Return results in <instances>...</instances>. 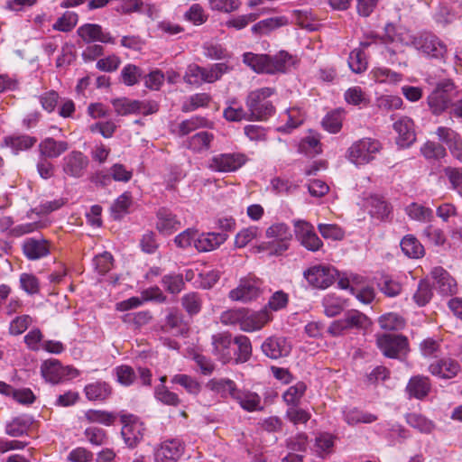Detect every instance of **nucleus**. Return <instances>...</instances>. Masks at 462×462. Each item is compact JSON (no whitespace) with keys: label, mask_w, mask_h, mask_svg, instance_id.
Listing matches in <instances>:
<instances>
[{"label":"nucleus","mask_w":462,"mask_h":462,"mask_svg":"<svg viewBox=\"0 0 462 462\" xmlns=\"http://www.w3.org/2000/svg\"><path fill=\"white\" fill-rule=\"evenodd\" d=\"M211 345L212 354L223 364L245 363L252 355L250 339L243 335L233 338L229 332H219L212 336Z\"/></svg>","instance_id":"f257e3e1"},{"label":"nucleus","mask_w":462,"mask_h":462,"mask_svg":"<svg viewBox=\"0 0 462 462\" xmlns=\"http://www.w3.org/2000/svg\"><path fill=\"white\" fill-rule=\"evenodd\" d=\"M272 88H262L250 92L246 99V106L255 120H266L274 113V106L266 98L274 94Z\"/></svg>","instance_id":"f03ea898"},{"label":"nucleus","mask_w":462,"mask_h":462,"mask_svg":"<svg viewBox=\"0 0 462 462\" xmlns=\"http://www.w3.org/2000/svg\"><path fill=\"white\" fill-rule=\"evenodd\" d=\"M382 150L381 143L373 138L360 139L347 149V159L354 164L365 165L375 159Z\"/></svg>","instance_id":"7ed1b4c3"},{"label":"nucleus","mask_w":462,"mask_h":462,"mask_svg":"<svg viewBox=\"0 0 462 462\" xmlns=\"http://www.w3.org/2000/svg\"><path fill=\"white\" fill-rule=\"evenodd\" d=\"M262 285V281L254 275L242 277L237 286L228 292V298L232 301L242 303L256 300L263 293Z\"/></svg>","instance_id":"20e7f679"},{"label":"nucleus","mask_w":462,"mask_h":462,"mask_svg":"<svg viewBox=\"0 0 462 462\" xmlns=\"http://www.w3.org/2000/svg\"><path fill=\"white\" fill-rule=\"evenodd\" d=\"M265 236L273 240L269 243H263L259 248L262 250L268 249L271 254L275 255L282 254L288 250L289 243L292 237L290 227L284 223L273 224L266 229Z\"/></svg>","instance_id":"39448f33"},{"label":"nucleus","mask_w":462,"mask_h":462,"mask_svg":"<svg viewBox=\"0 0 462 462\" xmlns=\"http://www.w3.org/2000/svg\"><path fill=\"white\" fill-rule=\"evenodd\" d=\"M112 105L118 116L143 115L148 116L158 111V104L148 100H132L126 97L116 98L112 101Z\"/></svg>","instance_id":"423d86ee"},{"label":"nucleus","mask_w":462,"mask_h":462,"mask_svg":"<svg viewBox=\"0 0 462 462\" xmlns=\"http://www.w3.org/2000/svg\"><path fill=\"white\" fill-rule=\"evenodd\" d=\"M370 319L356 310L346 312L343 319L333 321L328 328V332L333 337L342 335L348 329H365L370 326Z\"/></svg>","instance_id":"0eeeda50"},{"label":"nucleus","mask_w":462,"mask_h":462,"mask_svg":"<svg viewBox=\"0 0 462 462\" xmlns=\"http://www.w3.org/2000/svg\"><path fill=\"white\" fill-rule=\"evenodd\" d=\"M411 44L424 55L432 58H442L447 52L445 43L430 32H423L413 36Z\"/></svg>","instance_id":"6e6552de"},{"label":"nucleus","mask_w":462,"mask_h":462,"mask_svg":"<svg viewBox=\"0 0 462 462\" xmlns=\"http://www.w3.org/2000/svg\"><path fill=\"white\" fill-rule=\"evenodd\" d=\"M246 162V155L241 152L218 153L208 160V168L216 172H234Z\"/></svg>","instance_id":"1a4fd4ad"},{"label":"nucleus","mask_w":462,"mask_h":462,"mask_svg":"<svg viewBox=\"0 0 462 462\" xmlns=\"http://www.w3.org/2000/svg\"><path fill=\"white\" fill-rule=\"evenodd\" d=\"M42 377L51 383H59L64 380L77 377L79 373L72 366H63L57 359H48L41 365Z\"/></svg>","instance_id":"9d476101"},{"label":"nucleus","mask_w":462,"mask_h":462,"mask_svg":"<svg viewBox=\"0 0 462 462\" xmlns=\"http://www.w3.org/2000/svg\"><path fill=\"white\" fill-rule=\"evenodd\" d=\"M337 276V271L328 265H314L304 272V277L314 288L327 289L332 285Z\"/></svg>","instance_id":"9b49d317"},{"label":"nucleus","mask_w":462,"mask_h":462,"mask_svg":"<svg viewBox=\"0 0 462 462\" xmlns=\"http://www.w3.org/2000/svg\"><path fill=\"white\" fill-rule=\"evenodd\" d=\"M376 344L382 353L389 358H398L401 354H405L408 348L407 338L401 335H379Z\"/></svg>","instance_id":"f8f14e48"},{"label":"nucleus","mask_w":462,"mask_h":462,"mask_svg":"<svg viewBox=\"0 0 462 462\" xmlns=\"http://www.w3.org/2000/svg\"><path fill=\"white\" fill-rule=\"evenodd\" d=\"M122 436L126 445L130 448L135 447L143 437L144 426L139 419L133 414H120Z\"/></svg>","instance_id":"ddd939ff"},{"label":"nucleus","mask_w":462,"mask_h":462,"mask_svg":"<svg viewBox=\"0 0 462 462\" xmlns=\"http://www.w3.org/2000/svg\"><path fill=\"white\" fill-rule=\"evenodd\" d=\"M89 164V160L83 152L72 151L62 159V171L71 178H81L84 176Z\"/></svg>","instance_id":"4468645a"},{"label":"nucleus","mask_w":462,"mask_h":462,"mask_svg":"<svg viewBox=\"0 0 462 462\" xmlns=\"http://www.w3.org/2000/svg\"><path fill=\"white\" fill-rule=\"evenodd\" d=\"M294 227L297 239L306 249L316 252L322 247L323 243L310 223L304 220H297L294 222Z\"/></svg>","instance_id":"2eb2a0df"},{"label":"nucleus","mask_w":462,"mask_h":462,"mask_svg":"<svg viewBox=\"0 0 462 462\" xmlns=\"http://www.w3.org/2000/svg\"><path fill=\"white\" fill-rule=\"evenodd\" d=\"M184 445L178 439H168L161 443L155 449V462H176L183 454Z\"/></svg>","instance_id":"dca6fc26"},{"label":"nucleus","mask_w":462,"mask_h":462,"mask_svg":"<svg viewBox=\"0 0 462 462\" xmlns=\"http://www.w3.org/2000/svg\"><path fill=\"white\" fill-rule=\"evenodd\" d=\"M273 319L272 313L263 308V310L255 312H250L245 310V317L241 323V330L245 332H254L263 328Z\"/></svg>","instance_id":"f3484780"},{"label":"nucleus","mask_w":462,"mask_h":462,"mask_svg":"<svg viewBox=\"0 0 462 462\" xmlns=\"http://www.w3.org/2000/svg\"><path fill=\"white\" fill-rule=\"evenodd\" d=\"M393 129L397 133V144L402 148L409 147L416 140L413 121L408 116H402L393 124Z\"/></svg>","instance_id":"a211bd4d"},{"label":"nucleus","mask_w":462,"mask_h":462,"mask_svg":"<svg viewBox=\"0 0 462 462\" xmlns=\"http://www.w3.org/2000/svg\"><path fill=\"white\" fill-rule=\"evenodd\" d=\"M78 35L86 43L100 42L103 43H114V39L109 32H104L97 23H85L77 30Z\"/></svg>","instance_id":"6ab92c4d"},{"label":"nucleus","mask_w":462,"mask_h":462,"mask_svg":"<svg viewBox=\"0 0 462 462\" xmlns=\"http://www.w3.org/2000/svg\"><path fill=\"white\" fill-rule=\"evenodd\" d=\"M156 229L164 236H170L181 226L180 219L169 208H161L156 214Z\"/></svg>","instance_id":"aec40b11"},{"label":"nucleus","mask_w":462,"mask_h":462,"mask_svg":"<svg viewBox=\"0 0 462 462\" xmlns=\"http://www.w3.org/2000/svg\"><path fill=\"white\" fill-rule=\"evenodd\" d=\"M291 349L290 343L284 337H269L262 345L263 354L273 359L288 356Z\"/></svg>","instance_id":"412c9836"},{"label":"nucleus","mask_w":462,"mask_h":462,"mask_svg":"<svg viewBox=\"0 0 462 462\" xmlns=\"http://www.w3.org/2000/svg\"><path fill=\"white\" fill-rule=\"evenodd\" d=\"M430 373L439 378L451 379L460 371L459 364L451 358H443L430 365Z\"/></svg>","instance_id":"4be33fe9"},{"label":"nucleus","mask_w":462,"mask_h":462,"mask_svg":"<svg viewBox=\"0 0 462 462\" xmlns=\"http://www.w3.org/2000/svg\"><path fill=\"white\" fill-rule=\"evenodd\" d=\"M227 239V236L223 233H201L198 232L195 240V248L199 252H210L218 248Z\"/></svg>","instance_id":"5701e85b"},{"label":"nucleus","mask_w":462,"mask_h":462,"mask_svg":"<svg viewBox=\"0 0 462 462\" xmlns=\"http://www.w3.org/2000/svg\"><path fill=\"white\" fill-rule=\"evenodd\" d=\"M298 63L297 56L281 51L274 56H271V74L286 73L295 68Z\"/></svg>","instance_id":"b1692460"},{"label":"nucleus","mask_w":462,"mask_h":462,"mask_svg":"<svg viewBox=\"0 0 462 462\" xmlns=\"http://www.w3.org/2000/svg\"><path fill=\"white\" fill-rule=\"evenodd\" d=\"M431 383L430 378L423 375L412 376L407 385L406 392L411 398L424 399L430 392Z\"/></svg>","instance_id":"393cba45"},{"label":"nucleus","mask_w":462,"mask_h":462,"mask_svg":"<svg viewBox=\"0 0 462 462\" xmlns=\"http://www.w3.org/2000/svg\"><path fill=\"white\" fill-rule=\"evenodd\" d=\"M23 254L30 260H38L50 254V244L44 239H26L23 245Z\"/></svg>","instance_id":"a878e982"},{"label":"nucleus","mask_w":462,"mask_h":462,"mask_svg":"<svg viewBox=\"0 0 462 462\" xmlns=\"http://www.w3.org/2000/svg\"><path fill=\"white\" fill-rule=\"evenodd\" d=\"M232 399L246 411L252 412L262 409L261 397L256 393L236 388Z\"/></svg>","instance_id":"bb28decb"},{"label":"nucleus","mask_w":462,"mask_h":462,"mask_svg":"<svg viewBox=\"0 0 462 462\" xmlns=\"http://www.w3.org/2000/svg\"><path fill=\"white\" fill-rule=\"evenodd\" d=\"M84 393L89 401L105 402L112 395L113 388L105 381H96L88 383L84 388Z\"/></svg>","instance_id":"cd10ccee"},{"label":"nucleus","mask_w":462,"mask_h":462,"mask_svg":"<svg viewBox=\"0 0 462 462\" xmlns=\"http://www.w3.org/2000/svg\"><path fill=\"white\" fill-rule=\"evenodd\" d=\"M213 123L203 116H192L181 121L172 130L179 136H184L199 128H211Z\"/></svg>","instance_id":"c85d7f7f"},{"label":"nucleus","mask_w":462,"mask_h":462,"mask_svg":"<svg viewBox=\"0 0 462 462\" xmlns=\"http://www.w3.org/2000/svg\"><path fill=\"white\" fill-rule=\"evenodd\" d=\"M206 387L224 399H232L237 388L236 383L228 378H212L207 383Z\"/></svg>","instance_id":"c756f323"},{"label":"nucleus","mask_w":462,"mask_h":462,"mask_svg":"<svg viewBox=\"0 0 462 462\" xmlns=\"http://www.w3.org/2000/svg\"><path fill=\"white\" fill-rule=\"evenodd\" d=\"M243 62L256 73L271 74V56L245 52L243 54Z\"/></svg>","instance_id":"7c9ffc66"},{"label":"nucleus","mask_w":462,"mask_h":462,"mask_svg":"<svg viewBox=\"0 0 462 462\" xmlns=\"http://www.w3.org/2000/svg\"><path fill=\"white\" fill-rule=\"evenodd\" d=\"M432 278L443 294H453L457 291V282L442 267L438 266L431 271Z\"/></svg>","instance_id":"2f4dec72"},{"label":"nucleus","mask_w":462,"mask_h":462,"mask_svg":"<svg viewBox=\"0 0 462 462\" xmlns=\"http://www.w3.org/2000/svg\"><path fill=\"white\" fill-rule=\"evenodd\" d=\"M39 149L42 156L52 159L65 152L69 149V143L47 137L40 143Z\"/></svg>","instance_id":"473e14b6"},{"label":"nucleus","mask_w":462,"mask_h":462,"mask_svg":"<svg viewBox=\"0 0 462 462\" xmlns=\"http://www.w3.org/2000/svg\"><path fill=\"white\" fill-rule=\"evenodd\" d=\"M428 103L434 114H440L451 105V97L448 89L439 87L429 96Z\"/></svg>","instance_id":"72a5a7b5"},{"label":"nucleus","mask_w":462,"mask_h":462,"mask_svg":"<svg viewBox=\"0 0 462 462\" xmlns=\"http://www.w3.org/2000/svg\"><path fill=\"white\" fill-rule=\"evenodd\" d=\"M214 138L212 133L201 131L187 140V147L193 152H203L210 149Z\"/></svg>","instance_id":"f704fd0d"},{"label":"nucleus","mask_w":462,"mask_h":462,"mask_svg":"<svg viewBox=\"0 0 462 462\" xmlns=\"http://www.w3.org/2000/svg\"><path fill=\"white\" fill-rule=\"evenodd\" d=\"M288 24V19L285 16H276L262 20L253 25L252 32L258 35L268 34L275 29Z\"/></svg>","instance_id":"c9c22d12"},{"label":"nucleus","mask_w":462,"mask_h":462,"mask_svg":"<svg viewBox=\"0 0 462 462\" xmlns=\"http://www.w3.org/2000/svg\"><path fill=\"white\" fill-rule=\"evenodd\" d=\"M369 213L377 218L383 219L388 217L391 208L383 198L378 195L370 196L365 202Z\"/></svg>","instance_id":"e433bc0d"},{"label":"nucleus","mask_w":462,"mask_h":462,"mask_svg":"<svg viewBox=\"0 0 462 462\" xmlns=\"http://www.w3.org/2000/svg\"><path fill=\"white\" fill-rule=\"evenodd\" d=\"M401 248L411 258H420L424 255L423 245L412 235H407L402 239Z\"/></svg>","instance_id":"4c0bfd02"},{"label":"nucleus","mask_w":462,"mask_h":462,"mask_svg":"<svg viewBox=\"0 0 462 462\" xmlns=\"http://www.w3.org/2000/svg\"><path fill=\"white\" fill-rule=\"evenodd\" d=\"M282 120L286 124L278 127V130L282 132H290L300 125L304 120L303 113L299 108H289L282 116Z\"/></svg>","instance_id":"58836bf2"},{"label":"nucleus","mask_w":462,"mask_h":462,"mask_svg":"<svg viewBox=\"0 0 462 462\" xmlns=\"http://www.w3.org/2000/svg\"><path fill=\"white\" fill-rule=\"evenodd\" d=\"M405 212L411 219L420 222H430L433 218V211L431 208L416 202L408 205L405 208Z\"/></svg>","instance_id":"ea45409f"},{"label":"nucleus","mask_w":462,"mask_h":462,"mask_svg":"<svg viewBox=\"0 0 462 462\" xmlns=\"http://www.w3.org/2000/svg\"><path fill=\"white\" fill-rule=\"evenodd\" d=\"M132 205V196L129 192H125L120 195L114 204L111 206V216L115 220L121 219L125 214L129 212V208Z\"/></svg>","instance_id":"a19ab883"},{"label":"nucleus","mask_w":462,"mask_h":462,"mask_svg":"<svg viewBox=\"0 0 462 462\" xmlns=\"http://www.w3.org/2000/svg\"><path fill=\"white\" fill-rule=\"evenodd\" d=\"M211 101L208 93H197L189 97L182 104L181 110L185 113L192 112L199 107H206Z\"/></svg>","instance_id":"79ce46f5"},{"label":"nucleus","mask_w":462,"mask_h":462,"mask_svg":"<svg viewBox=\"0 0 462 462\" xmlns=\"http://www.w3.org/2000/svg\"><path fill=\"white\" fill-rule=\"evenodd\" d=\"M31 424L32 421L30 418L17 417L6 424L5 432L12 437H20L28 431Z\"/></svg>","instance_id":"37998d69"},{"label":"nucleus","mask_w":462,"mask_h":462,"mask_svg":"<svg viewBox=\"0 0 462 462\" xmlns=\"http://www.w3.org/2000/svg\"><path fill=\"white\" fill-rule=\"evenodd\" d=\"M293 17L296 23L300 28L309 32L317 31L319 27V22L314 18L313 14L307 10L293 11Z\"/></svg>","instance_id":"c03bdc74"},{"label":"nucleus","mask_w":462,"mask_h":462,"mask_svg":"<svg viewBox=\"0 0 462 462\" xmlns=\"http://www.w3.org/2000/svg\"><path fill=\"white\" fill-rule=\"evenodd\" d=\"M324 313L328 317H335L341 313L344 309L345 301L335 294H327L322 300Z\"/></svg>","instance_id":"a18cd8bd"},{"label":"nucleus","mask_w":462,"mask_h":462,"mask_svg":"<svg viewBox=\"0 0 462 462\" xmlns=\"http://www.w3.org/2000/svg\"><path fill=\"white\" fill-rule=\"evenodd\" d=\"M344 99L348 105L366 106L369 104V97L358 86L351 87L346 90Z\"/></svg>","instance_id":"49530a36"},{"label":"nucleus","mask_w":462,"mask_h":462,"mask_svg":"<svg viewBox=\"0 0 462 462\" xmlns=\"http://www.w3.org/2000/svg\"><path fill=\"white\" fill-rule=\"evenodd\" d=\"M334 437L328 433H320L316 437L314 450L319 457L325 456L333 452Z\"/></svg>","instance_id":"de8ad7c7"},{"label":"nucleus","mask_w":462,"mask_h":462,"mask_svg":"<svg viewBox=\"0 0 462 462\" xmlns=\"http://www.w3.org/2000/svg\"><path fill=\"white\" fill-rule=\"evenodd\" d=\"M371 79L377 83H396L402 75L387 68H374L370 72Z\"/></svg>","instance_id":"09e8293b"},{"label":"nucleus","mask_w":462,"mask_h":462,"mask_svg":"<svg viewBox=\"0 0 462 462\" xmlns=\"http://www.w3.org/2000/svg\"><path fill=\"white\" fill-rule=\"evenodd\" d=\"M85 417L89 422L100 423L105 426L114 424L116 420V413L101 410H88L85 413Z\"/></svg>","instance_id":"8fccbe9b"},{"label":"nucleus","mask_w":462,"mask_h":462,"mask_svg":"<svg viewBox=\"0 0 462 462\" xmlns=\"http://www.w3.org/2000/svg\"><path fill=\"white\" fill-rule=\"evenodd\" d=\"M345 420L349 425L357 423H372L377 417L372 413L365 412L357 409H351L344 412Z\"/></svg>","instance_id":"3c124183"},{"label":"nucleus","mask_w":462,"mask_h":462,"mask_svg":"<svg viewBox=\"0 0 462 462\" xmlns=\"http://www.w3.org/2000/svg\"><path fill=\"white\" fill-rule=\"evenodd\" d=\"M261 235V229L256 226H250L241 229L235 237V245L238 248L246 246L251 241Z\"/></svg>","instance_id":"603ef678"},{"label":"nucleus","mask_w":462,"mask_h":462,"mask_svg":"<svg viewBox=\"0 0 462 462\" xmlns=\"http://www.w3.org/2000/svg\"><path fill=\"white\" fill-rule=\"evenodd\" d=\"M171 383L182 386L189 394L196 395L201 390L200 383L195 378L184 374H175Z\"/></svg>","instance_id":"864d4df0"},{"label":"nucleus","mask_w":462,"mask_h":462,"mask_svg":"<svg viewBox=\"0 0 462 462\" xmlns=\"http://www.w3.org/2000/svg\"><path fill=\"white\" fill-rule=\"evenodd\" d=\"M380 327L385 330H400L405 326L404 319L396 313H387L380 317Z\"/></svg>","instance_id":"5fc2aeb1"},{"label":"nucleus","mask_w":462,"mask_h":462,"mask_svg":"<svg viewBox=\"0 0 462 462\" xmlns=\"http://www.w3.org/2000/svg\"><path fill=\"white\" fill-rule=\"evenodd\" d=\"M211 11L230 14L237 11L242 3L240 0H208Z\"/></svg>","instance_id":"6e6d98bb"},{"label":"nucleus","mask_w":462,"mask_h":462,"mask_svg":"<svg viewBox=\"0 0 462 462\" xmlns=\"http://www.w3.org/2000/svg\"><path fill=\"white\" fill-rule=\"evenodd\" d=\"M299 151L308 156L313 157L321 152V144L316 135L303 138L299 144Z\"/></svg>","instance_id":"4d7b16f0"},{"label":"nucleus","mask_w":462,"mask_h":462,"mask_svg":"<svg viewBox=\"0 0 462 462\" xmlns=\"http://www.w3.org/2000/svg\"><path fill=\"white\" fill-rule=\"evenodd\" d=\"M343 112L334 110L328 113L322 121L323 127L331 134L338 133L342 128Z\"/></svg>","instance_id":"13d9d810"},{"label":"nucleus","mask_w":462,"mask_h":462,"mask_svg":"<svg viewBox=\"0 0 462 462\" xmlns=\"http://www.w3.org/2000/svg\"><path fill=\"white\" fill-rule=\"evenodd\" d=\"M420 152L427 160H439L447 154L443 145L431 141L426 142L420 147Z\"/></svg>","instance_id":"bf43d9fd"},{"label":"nucleus","mask_w":462,"mask_h":462,"mask_svg":"<svg viewBox=\"0 0 462 462\" xmlns=\"http://www.w3.org/2000/svg\"><path fill=\"white\" fill-rule=\"evenodd\" d=\"M306 388V384L302 382H299L295 385L289 387L282 396L284 402L288 405H291V407L297 406L305 393Z\"/></svg>","instance_id":"052dcab7"},{"label":"nucleus","mask_w":462,"mask_h":462,"mask_svg":"<svg viewBox=\"0 0 462 462\" xmlns=\"http://www.w3.org/2000/svg\"><path fill=\"white\" fill-rule=\"evenodd\" d=\"M79 16L74 12H65L52 25L53 30L59 32H70L77 24Z\"/></svg>","instance_id":"680f3d73"},{"label":"nucleus","mask_w":462,"mask_h":462,"mask_svg":"<svg viewBox=\"0 0 462 462\" xmlns=\"http://www.w3.org/2000/svg\"><path fill=\"white\" fill-rule=\"evenodd\" d=\"M406 421L411 427L421 433H430L434 429V425L430 420L417 413L408 414Z\"/></svg>","instance_id":"e2e57ef3"},{"label":"nucleus","mask_w":462,"mask_h":462,"mask_svg":"<svg viewBox=\"0 0 462 462\" xmlns=\"http://www.w3.org/2000/svg\"><path fill=\"white\" fill-rule=\"evenodd\" d=\"M183 17L194 25H201L208 21V16L199 4H193L185 12Z\"/></svg>","instance_id":"0e129e2a"},{"label":"nucleus","mask_w":462,"mask_h":462,"mask_svg":"<svg viewBox=\"0 0 462 462\" xmlns=\"http://www.w3.org/2000/svg\"><path fill=\"white\" fill-rule=\"evenodd\" d=\"M348 65L355 73H361L366 69L367 60L363 50L356 49L350 52Z\"/></svg>","instance_id":"69168bd1"},{"label":"nucleus","mask_w":462,"mask_h":462,"mask_svg":"<svg viewBox=\"0 0 462 462\" xmlns=\"http://www.w3.org/2000/svg\"><path fill=\"white\" fill-rule=\"evenodd\" d=\"M181 304L189 315H196L201 310L202 300L197 292H189L182 297Z\"/></svg>","instance_id":"338daca9"},{"label":"nucleus","mask_w":462,"mask_h":462,"mask_svg":"<svg viewBox=\"0 0 462 462\" xmlns=\"http://www.w3.org/2000/svg\"><path fill=\"white\" fill-rule=\"evenodd\" d=\"M443 172L448 178L451 189L462 197V168L446 167Z\"/></svg>","instance_id":"774afa93"}]
</instances>
